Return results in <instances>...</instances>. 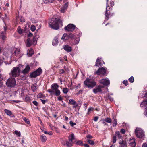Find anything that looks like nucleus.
<instances>
[{
  "mask_svg": "<svg viewBox=\"0 0 147 147\" xmlns=\"http://www.w3.org/2000/svg\"><path fill=\"white\" fill-rule=\"evenodd\" d=\"M62 22L61 20L56 18H53L49 21V25L52 28L57 30L59 28V24Z\"/></svg>",
  "mask_w": 147,
  "mask_h": 147,
  "instance_id": "nucleus-1",
  "label": "nucleus"
},
{
  "mask_svg": "<svg viewBox=\"0 0 147 147\" xmlns=\"http://www.w3.org/2000/svg\"><path fill=\"white\" fill-rule=\"evenodd\" d=\"M58 87L59 86L57 84H53L51 86V89H48V92L51 95L55 94L56 96H58L60 94V92L58 89Z\"/></svg>",
  "mask_w": 147,
  "mask_h": 147,
  "instance_id": "nucleus-2",
  "label": "nucleus"
},
{
  "mask_svg": "<svg viewBox=\"0 0 147 147\" xmlns=\"http://www.w3.org/2000/svg\"><path fill=\"white\" fill-rule=\"evenodd\" d=\"M23 66V65L19 64L18 66L13 67L10 73V76L15 77L18 76L20 75L21 67Z\"/></svg>",
  "mask_w": 147,
  "mask_h": 147,
  "instance_id": "nucleus-3",
  "label": "nucleus"
},
{
  "mask_svg": "<svg viewBox=\"0 0 147 147\" xmlns=\"http://www.w3.org/2000/svg\"><path fill=\"white\" fill-rule=\"evenodd\" d=\"M85 86H87L89 88H92L95 86L97 84L96 82L89 78H87L84 82Z\"/></svg>",
  "mask_w": 147,
  "mask_h": 147,
  "instance_id": "nucleus-4",
  "label": "nucleus"
},
{
  "mask_svg": "<svg viewBox=\"0 0 147 147\" xmlns=\"http://www.w3.org/2000/svg\"><path fill=\"white\" fill-rule=\"evenodd\" d=\"M74 140V134H71L69 137V141L63 140L61 141L62 144L64 145H66L67 147H71L73 144V141Z\"/></svg>",
  "mask_w": 147,
  "mask_h": 147,
  "instance_id": "nucleus-5",
  "label": "nucleus"
},
{
  "mask_svg": "<svg viewBox=\"0 0 147 147\" xmlns=\"http://www.w3.org/2000/svg\"><path fill=\"white\" fill-rule=\"evenodd\" d=\"M135 134L138 138L144 139L145 137L144 132L142 129L137 128L135 129Z\"/></svg>",
  "mask_w": 147,
  "mask_h": 147,
  "instance_id": "nucleus-6",
  "label": "nucleus"
},
{
  "mask_svg": "<svg viewBox=\"0 0 147 147\" xmlns=\"http://www.w3.org/2000/svg\"><path fill=\"white\" fill-rule=\"evenodd\" d=\"M16 83L15 78L11 77L7 79L6 84L7 86L9 87H14L16 84Z\"/></svg>",
  "mask_w": 147,
  "mask_h": 147,
  "instance_id": "nucleus-7",
  "label": "nucleus"
},
{
  "mask_svg": "<svg viewBox=\"0 0 147 147\" xmlns=\"http://www.w3.org/2000/svg\"><path fill=\"white\" fill-rule=\"evenodd\" d=\"M42 72V69L39 68L31 74L30 76L31 78H35L37 76L40 75Z\"/></svg>",
  "mask_w": 147,
  "mask_h": 147,
  "instance_id": "nucleus-8",
  "label": "nucleus"
},
{
  "mask_svg": "<svg viewBox=\"0 0 147 147\" xmlns=\"http://www.w3.org/2000/svg\"><path fill=\"white\" fill-rule=\"evenodd\" d=\"M107 69L106 68L103 67L99 68L95 74L98 75H104L106 73Z\"/></svg>",
  "mask_w": 147,
  "mask_h": 147,
  "instance_id": "nucleus-9",
  "label": "nucleus"
},
{
  "mask_svg": "<svg viewBox=\"0 0 147 147\" xmlns=\"http://www.w3.org/2000/svg\"><path fill=\"white\" fill-rule=\"evenodd\" d=\"M99 82L101 84H103L105 86H109L110 84V81L107 78L102 79L100 80Z\"/></svg>",
  "mask_w": 147,
  "mask_h": 147,
  "instance_id": "nucleus-10",
  "label": "nucleus"
},
{
  "mask_svg": "<svg viewBox=\"0 0 147 147\" xmlns=\"http://www.w3.org/2000/svg\"><path fill=\"white\" fill-rule=\"evenodd\" d=\"M75 27L76 26L74 25L70 24L65 27V29L68 31H73L75 29Z\"/></svg>",
  "mask_w": 147,
  "mask_h": 147,
  "instance_id": "nucleus-11",
  "label": "nucleus"
},
{
  "mask_svg": "<svg viewBox=\"0 0 147 147\" xmlns=\"http://www.w3.org/2000/svg\"><path fill=\"white\" fill-rule=\"evenodd\" d=\"M106 1L107 5L106 8V13H105V15L106 16L105 19H106L107 20H108L109 18L108 17V16L109 15V14L110 13V11L111 10V9L110 8V7H109L107 5L108 2V0H106Z\"/></svg>",
  "mask_w": 147,
  "mask_h": 147,
  "instance_id": "nucleus-12",
  "label": "nucleus"
},
{
  "mask_svg": "<svg viewBox=\"0 0 147 147\" xmlns=\"http://www.w3.org/2000/svg\"><path fill=\"white\" fill-rule=\"evenodd\" d=\"M128 143L130 146L131 147H135L136 144L135 142V138H132L130 139L128 141Z\"/></svg>",
  "mask_w": 147,
  "mask_h": 147,
  "instance_id": "nucleus-13",
  "label": "nucleus"
},
{
  "mask_svg": "<svg viewBox=\"0 0 147 147\" xmlns=\"http://www.w3.org/2000/svg\"><path fill=\"white\" fill-rule=\"evenodd\" d=\"M103 87L104 86H102L99 85L95 88L93 89V92L95 94H96L98 92H100L102 91L101 88Z\"/></svg>",
  "mask_w": 147,
  "mask_h": 147,
  "instance_id": "nucleus-14",
  "label": "nucleus"
},
{
  "mask_svg": "<svg viewBox=\"0 0 147 147\" xmlns=\"http://www.w3.org/2000/svg\"><path fill=\"white\" fill-rule=\"evenodd\" d=\"M140 106L141 107H146L145 112L146 115H147V100H145L141 103Z\"/></svg>",
  "mask_w": 147,
  "mask_h": 147,
  "instance_id": "nucleus-15",
  "label": "nucleus"
},
{
  "mask_svg": "<svg viewBox=\"0 0 147 147\" xmlns=\"http://www.w3.org/2000/svg\"><path fill=\"white\" fill-rule=\"evenodd\" d=\"M20 53V49L19 48H16L13 53V55L16 56L18 58H19L21 57V55Z\"/></svg>",
  "mask_w": 147,
  "mask_h": 147,
  "instance_id": "nucleus-16",
  "label": "nucleus"
},
{
  "mask_svg": "<svg viewBox=\"0 0 147 147\" xmlns=\"http://www.w3.org/2000/svg\"><path fill=\"white\" fill-rule=\"evenodd\" d=\"M119 143L120 145L119 147H127V145L126 142L123 140H122L121 141H120Z\"/></svg>",
  "mask_w": 147,
  "mask_h": 147,
  "instance_id": "nucleus-17",
  "label": "nucleus"
},
{
  "mask_svg": "<svg viewBox=\"0 0 147 147\" xmlns=\"http://www.w3.org/2000/svg\"><path fill=\"white\" fill-rule=\"evenodd\" d=\"M30 67L29 65H27L26 68L22 71V73L24 74H27L30 71Z\"/></svg>",
  "mask_w": 147,
  "mask_h": 147,
  "instance_id": "nucleus-18",
  "label": "nucleus"
},
{
  "mask_svg": "<svg viewBox=\"0 0 147 147\" xmlns=\"http://www.w3.org/2000/svg\"><path fill=\"white\" fill-rule=\"evenodd\" d=\"M101 59V58H100L99 57L97 58L95 65L96 66H98L102 65V63L100 61V60Z\"/></svg>",
  "mask_w": 147,
  "mask_h": 147,
  "instance_id": "nucleus-19",
  "label": "nucleus"
},
{
  "mask_svg": "<svg viewBox=\"0 0 147 147\" xmlns=\"http://www.w3.org/2000/svg\"><path fill=\"white\" fill-rule=\"evenodd\" d=\"M63 48L67 52H69L71 51V47L69 45H65L64 46Z\"/></svg>",
  "mask_w": 147,
  "mask_h": 147,
  "instance_id": "nucleus-20",
  "label": "nucleus"
},
{
  "mask_svg": "<svg viewBox=\"0 0 147 147\" xmlns=\"http://www.w3.org/2000/svg\"><path fill=\"white\" fill-rule=\"evenodd\" d=\"M58 43V38L55 37L52 41V45L53 46H55L57 45Z\"/></svg>",
  "mask_w": 147,
  "mask_h": 147,
  "instance_id": "nucleus-21",
  "label": "nucleus"
},
{
  "mask_svg": "<svg viewBox=\"0 0 147 147\" xmlns=\"http://www.w3.org/2000/svg\"><path fill=\"white\" fill-rule=\"evenodd\" d=\"M61 39L64 41L69 40V35H68L66 33L64 34L62 37Z\"/></svg>",
  "mask_w": 147,
  "mask_h": 147,
  "instance_id": "nucleus-22",
  "label": "nucleus"
},
{
  "mask_svg": "<svg viewBox=\"0 0 147 147\" xmlns=\"http://www.w3.org/2000/svg\"><path fill=\"white\" fill-rule=\"evenodd\" d=\"M34 54V51L32 49H30L28 51L27 54L28 56H31Z\"/></svg>",
  "mask_w": 147,
  "mask_h": 147,
  "instance_id": "nucleus-23",
  "label": "nucleus"
},
{
  "mask_svg": "<svg viewBox=\"0 0 147 147\" xmlns=\"http://www.w3.org/2000/svg\"><path fill=\"white\" fill-rule=\"evenodd\" d=\"M4 111L6 114L10 116H11L12 115V112L10 110L7 109L4 110Z\"/></svg>",
  "mask_w": 147,
  "mask_h": 147,
  "instance_id": "nucleus-24",
  "label": "nucleus"
},
{
  "mask_svg": "<svg viewBox=\"0 0 147 147\" xmlns=\"http://www.w3.org/2000/svg\"><path fill=\"white\" fill-rule=\"evenodd\" d=\"M114 136H115V137H117L119 139H120L122 137V136L120 135V133L119 131H117L115 132Z\"/></svg>",
  "mask_w": 147,
  "mask_h": 147,
  "instance_id": "nucleus-25",
  "label": "nucleus"
},
{
  "mask_svg": "<svg viewBox=\"0 0 147 147\" xmlns=\"http://www.w3.org/2000/svg\"><path fill=\"white\" fill-rule=\"evenodd\" d=\"M37 88V86L36 83H35L32 84L31 86V88L32 91L34 92L35 91Z\"/></svg>",
  "mask_w": 147,
  "mask_h": 147,
  "instance_id": "nucleus-26",
  "label": "nucleus"
},
{
  "mask_svg": "<svg viewBox=\"0 0 147 147\" xmlns=\"http://www.w3.org/2000/svg\"><path fill=\"white\" fill-rule=\"evenodd\" d=\"M31 41L29 38H28L27 39L26 41V45L27 47H30L31 45Z\"/></svg>",
  "mask_w": 147,
  "mask_h": 147,
  "instance_id": "nucleus-27",
  "label": "nucleus"
},
{
  "mask_svg": "<svg viewBox=\"0 0 147 147\" xmlns=\"http://www.w3.org/2000/svg\"><path fill=\"white\" fill-rule=\"evenodd\" d=\"M77 35H74L72 34H70L69 35V39H70V38H71V39H75V38H77Z\"/></svg>",
  "mask_w": 147,
  "mask_h": 147,
  "instance_id": "nucleus-28",
  "label": "nucleus"
},
{
  "mask_svg": "<svg viewBox=\"0 0 147 147\" xmlns=\"http://www.w3.org/2000/svg\"><path fill=\"white\" fill-rule=\"evenodd\" d=\"M77 36V38H75L74 39H75V42L74 43L75 45L79 43V41H80V39L79 38V36L78 35Z\"/></svg>",
  "mask_w": 147,
  "mask_h": 147,
  "instance_id": "nucleus-29",
  "label": "nucleus"
},
{
  "mask_svg": "<svg viewBox=\"0 0 147 147\" xmlns=\"http://www.w3.org/2000/svg\"><path fill=\"white\" fill-rule=\"evenodd\" d=\"M41 139L42 142H45L47 138L44 135H42L41 136Z\"/></svg>",
  "mask_w": 147,
  "mask_h": 147,
  "instance_id": "nucleus-30",
  "label": "nucleus"
},
{
  "mask_svg": "<svg viewBox=\"0 0 147 147\" xmlns=\"http://www.w3.org/2000/svg\"><path fill=\"white\" fill-rule=\"evenodd\" d=\"M5 32H2L1 33V36L2 37L3 40H4L6 38L5 36Z\"/></svg>",
  "mask_w": 147,
  "mask_h": 147,
  "instance_id": "nucleus-31",
  "label": "nucleus"
},
{
  "mask_svg": "<svg viewBox=\"0 0 147 147\" xmlns=\"http://www.w3.org/2000/svg\"><path fill=\"white\" fill-rule=\"evenodd\" d=\"M88 142L92 145H94V142L92 140L88 139L87 140Z\"/></svg>",
  "mask_w": 147,
  "mask_h": 147,
  "instance_id": "nucleus-32",
  "label": "nucleus"
},
{
  "mask_svg": "<svg viewBox=\"0 0 147 147\" xmlns=\"http://www.w3.org/2000/svg\"><path fill=\"white\" fill-rule=\"evenodd\" d=\"M38 38L36 36L34 37L33 38V43L34 45H35L36 44V41L37 39Z\"/></svg>",
  "mask_w": 147,
  "mask_h": 147,
  "instance_id": "nucleus-33",
  "label": "nucleus"
},
{
  "mask_svg": "<svg viewBox=\"0 0 147 147\" xmlns=\"http://www.w3.org/2000/svg\"><path fill=\"white\" fill-rule=\"evenodd\" d=\"M69 103L71 105H75L76 104V102L74 100L70 99L69 100Z\"/></svg>",
  "mask_w": 147,
  "mask_h": 147,
  "instance_id": "nucleus-34",
  "label": "nucleus"
},
{
  "mask_svg": "<svg viewBox=\"0 0 147 147\" xmlns=\"http://www.w3.org/2000/svg\"><path fill=\"white\" fill-rule=\"evenodd\" d=\"M23 120L27 124H29L30 123V122L29 120L26 117H24L23 118Z\"/></svg>",
  "mask_w": 147,
  "mask_h": 147,
  "instance_id": "nucleus-35",
  "label": "nucleus"
},
{
  "mask_svg": "<svg viewBox=\"0 0 147 147\" xmlns=\"http://www.w3.org/2000/svg\"><path fill=\"white\" fill-rule=\"evenodd\" d=\"M45 3H52L54 0H43Z\"/></svg>",
  "mask_w": 147,
  "mask_h": 147,
  "instance_id": "nucleus-36",
  "label": "nucleus"
},
{
  "mask_svg": "<svg viewBox=\"0 0 147 147\" xmlns=\"http://www.w3.org/2000/svg\"><path fill=\"white\" fill-rule=\"evenodd\" d=\"M105 121L108 123H110L111 122L112 120L111 118L107 117L105 119Z\"/></svg>",
  "mask_w": 147,
  "mask_h": 147,
  "instance_id": "nucleus-37",
  "label": "nucleus"
},
{
  "mask_svg": "<svg viewBox=\"0 0 147 147\" xmlns=\"http://www.w3.org/2000/svg\"><path fill=\"white\" fill-rule=\"evenodd\" d=\"M18 33L20 34H22L23 33L22 30L20 27H18Z\"/></svg>",
  "mask_w": 147,
  "mask_h": 147,
  "instance_id": "nucleus-38",
  "label": "nucleus"
},
{
  "mask_svg": "<svg viewBox=\"0 0 147 147\" xmlns=\"http://www.w3.org/2000/svg\"><path fill=\"white\" fill-rule=\"evenodd\" d=\"M69 90L67 88H63V92L64 94H67Z\"/></svg>",
  "mask_w": 147,
  "mask_h": 147,
  "instance_id": "nucleus-39",
  "label": "nucleus"
},
{
  "mask_svg": "<svg viewBox=\"0 0 147 147\" xmlns=\"http://www.w3.org/2000/svg\"><path fill=\"white\" fill-rule=\"evenodd\" d=\"M76 144L82 145H83V142L81 140L78 141L76 143Z\"/></svg>",
  "mask_w": 147,
  "mask_h": 147,
  "instance_id": "nucleus-40",
  "label": "nucleus"
},
{
  "mask_svg": "<svg viewBox=\"0 0 147 147\" xmlns=\"http://www.w3.org/2000/svg\"><path fill=\"white\" fill-rule=\"evenodd\" d=\"M15 134L19 137H20L21 136V134L20 131H15Z\"/></svg>",
  "mask_w": 147,
  "mask_h": 147,
  "instance_id": "nucleus-41",
  "label": "nucleus"
},
{
  "mask_svg": "<svg viewBox=\"0 0 147 147\" xmlns=\"http://www.w3.org/2000/svg\"><path fill=\"white\" fill-rule=\"evenodd\" d=\"M117 124V121L116 119H115L113 121V127H115L116 126Z\"/></svg>",
  "mask_w": 147,
  "mask_h": 147,
  "instance_id": "nucleus-42",
  "label": "nucleus"
},
{
  "mask_svg": "<svg viewBox=\"0 0 147 147\" xmlns=\"http://www.w3.org/2000/svg\"><path fill=\"white\" fill-rule=\"evenodd\" d=\"M36 29V28L34 25H32L31 26V30L32 31L34 32Z\"/></svg>",
  "mask_w": 147,
  "mask_h": 147,
  "instance_id": "nucleus-43",
  "label": "nucleus"
},
{
  "mask_svg": "<svg viewBox=\"0 0 147 147\" xmlns=\"http://www.w3.org/2000/svg\"><path fill=\"white\" fill-rule=\"evenodd\" d=\"M129 80L130 82L133 83L134 81L133 77L132 76L129 79Z\"/></svg>",
  "mask_w": 147,
  "mask_h": 147,
  "instance_id": "nucleus-44",
  "label": "nucleus"
},
{
  "mask_svg": "<svg viewBox=\"0 0 147 147\" xmlns=\"http://www.w3.org/2000/svg\"><path fill=\"white\" fill-rule=\"evenodd\" d=\"M116 141V138L115 136H113V143H115Z\"/></svg>",
  "mask_w": 147,
  "mask_h": 147,
  "instance_id": "nucleus-45",
  "label": "nucleus"
},
{
  "mask_svg": "<svg viewBox=\"0 0 147 147\" xmlns=\"http://www.w3.org/2000/svg\"><path fill=\"white\" fill-rule=\"evenodd\" d=\"M69 123L71 125L72 127L74 126V125H76V123H74L72 121H70Z\"/></svg>",
  "mask_w": 147,
  "mask_h": 147,
  "instance_id": "nucleus-46",
  "label": "nucleus"
},
{
  "mask_svg": "<svg viewBox=\"0 0 147 147\" xmlns=\"http://www.w3.org/2000/svg\"><path fill=\"white\" fill-rule=\"evenodd\" d=\"M93 110V108L92 107H90L88 109V113H90L91 111H92Z\"/></svg>",
  "mask_w": 147,
  "mask_h": 147,
  "instance_id": "nucleus-47",
  "label": "nucleus"
},
{
  "mask_svg": "<svg viewBox=\"0 0 147 147\" xmlns=\"http://www.w3.org/2000/svg\"><path fill=\"white\" fill-rule=\"evenodd\" d=\"M20 21L21 22H25V20L24 19L23 17H21L20 18Z\"/></svg>",
  "mask_w": 147,
  "mask_h": 147,
  "instance_id": "nucleus-48",
  "label": "nucleus"
},
{
  "mask_svg": "<svg viewBox=\"0 0 147 147\" xmlns=\"http://www.w3.org/2000/svg\"><path fill=\"white\" fill-rule=\"evenodd\" d=\"M33 104L36 106H37L38 105V103L36 101H34L33 102Z\"/></svg>",
  "mask_w": 147,
  "mask_h": 147,
  "instance_id": "nucleus-49",
  "label": "nucleus"
},
{
  "mask_svg": "<svg viewBox=\"0 0 147 147\" xmlns=\"http://www.w3.org/2000/svg\"><path fill=\"white\" fill-rule=\"evenodd\" d=\"M86 137L88 138L91 139L93 138V137L92 136L90 135H88L86 136Z\"/></svg>",
  "mask_w": 147,
  "mask_h": 147,
  "instance_id": "nucleus-50",
  "label": "nucleus"
},
{
  "mask_svg": "<svg viewBox=\"0 0 147 147\" xmlns=\"http://www.w3.org/2000/svg\"><path fill=\"white\" fill-rule=\"evenodd\" d=\"M123 82L125 86H127L128 84V82L127 80H124Z\"/></svg>",
  "mask_w": 147,
  "mask_h": 147,
  "instance_id": "nucleus-51",
  "label": "nucleus"
},
{
  "mask_svg": "<svg viewBox=\"0 0 147 147\" xmlns=\"http://www.w3.org/2000/svg\"><path fill=\"white\" fill-rule=\"evenodd\" d=\"M120 131L123 134H124L125 133V130L124 129H121Z\"/></svg>",
  "mask_w": 147,
  "mask_h": 147,
  "instance_id": "nucleus-52",
  "label": "nucleus"
},
{
  "mask_svg": "<svg viewBox=\"0 0 147 147\" xmlns=\"http://www.w3.org/2000/svg\"><path fill=\"white\" fill-rule=\"evenodd\" d=\"M98 117H95L94 119V120L95 121H96L98 119Z\"/></svg>",
  "mask_w": 147,
  "mask_h": 147,
  "instance_id": "nucleus-53",
  "label": "nucleus"
},
{
  "mask_svg": "<svg viewBox=\"0 0 147 147\" xmlns=\"http://www.w3.org/2000/svg\"><path fill=\"white\" fill-rule=\"evenodd\" d=\"M59 71L61 74H63L64 73V71L63 69L60 70Z\"/></svg>",
  "mask_w": 147,
  "mask_h": 147,
  "instance_id": "nucleus-54",
  "label": "nucleus"
},
{
  "mask_svg": "<svg viewBox=\"0 0 147 147\" xmlns=\"http://www.w3.org/2000/svg\"><path fill=\"white\" fill-rule=\"evenodd\" d=\"M65 8H61V12L62 13H64L65 11Z\"/></svg>",
  "mask_w": 147,
  "mask_h": 147,
  "instance_id": "nucleus-55",
  "label": "nucleus"
},
{
  "mask_svg": "<svg viewBox=\"0 0 147 147\" xmlns=\"http://www.w3.org/2000/svg\"><path fill=\"white\" fill-rule=\"evenodd\" d=\"M3 86V82L0 81V88Z\"/></svg>",
  "mask_w": 147,
  "mask_h": 147,
  "instance_id": "nucleus-56",
  "label": "nucleus"
},
{
  "mask_svg": "<svg viewBox=\"0 0 147 147\" xmlns=\"http://www.w3.org/2000/svg\"><path fill=\"white\" fill-rule=\"evenodd\" d=\"M40 100H41V101L42 103L43 104H45V103L46 102V100H42V99H41ZM47 100H46V101Z\"/></svg>",
  "mask_w": 147,
  "mask_h": 147,
  "instance_id": "nucleus-57",
  "label": "nucleus"
},
{
  "mask_svg": "<svg viewBox=\"0 0 147 147\" xmlns=\"http://www.w3.org/2000/svg\"><path fill=\"white\" fill-rule=\"evenodd\" d=\"M58 99L59 101H61L62 100V98L61 96H59L58 98Z\"/></svg>",
  "mask_w": 147,
  "mask_h": 147,
  "instance_id": "nucleus-58",
  "label": "nucleus"
},
{
  "mask_svg": "<svg viewBox=\"0 0 147 147\" xmlns=\"http://www.w3.org/2000/svg\"><path fill=\"white\" fill-rule=\"evenodd\" d=\"M13 101L14 102H15L16 103H18L20 102V101L18 100H13Z\"/></svg>",
  "mask_w": 147,
  "mask_h": 147,
  "instance_id": "nucleus-59",
  "label": "nucleus"
},
{
  "mask_svg": "<svg viewBox=\"0 0 147 147\" xmlns=\"http://www.w3.org/2000/svg\"><path fill=\"white\" fill-rule=\"evenodd\" d=\"M32 36V34L30 32L29 34H28V36H29V37H31V36Z\"/></svg>",
  "mask_w": 147,
  "mask_h": 147,
  "instance_id": "nucleus-60",
  "label": "nucleus"
},
{
  "mask_svg": "<svg viewBox=\"0 0 147 147\" xmlns=\"http://www.w3.org/2000/svg\"><path fill=\"white\" fill-rule=\"evenodd\" d=\"M3 79V78L2 76L0 74V81H1Z\"/></svg>",
  "mask_w": 147,
  "mask_h": 147,
  "instance_id": "nucleus-61",
  "label": "nucleus"
},
{
  "mask_svg": "<svg viewBox=\"0 0 147 147\" xmlns=\"http://www.w3.org/2000/svg\"><path fill=\"white\" fill-rule=\"evenodd\" d=\"M3 62V60L1 59V58H0V65H1V64Z\"/></svg>",
  "mask_w": 147,
  "mask_h": 147,
  "instance_id": "nucleus-62",
  "label": "nucleus"
},
{
  "mask_svg": "<svg viewBox=\"0 0 147 147\" xmlns=\"http://www.w3.org/2000/svg\"><path fill=\"white\" fill-rule=\"evenodd\" d=\"M84 145L85 147H89V145L87 144H84Z\"/></svg>",
  "mask_w": 147,
  "mask_h": 147,
  "instance_id": "nucleus-63",
  "label": "nucleus"
},
{
  "mask_svg": "<svg viewBox=\"0 0 147 147\" xmlns=\"http://www.w3.org/2000/svg\"><path fill=\"white\" fill-rule=\"evenodd\" d=\"M26 100L27 101H28L30 99V98L29 97H27L25 98Z\"/></svg>",
  "mask_w": 147,
  "mask_h": 147,
  "instance_id": "nucleus-64",
  "label": "nucleus"
}]
</instances>
